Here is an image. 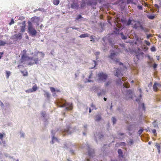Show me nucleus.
<instances>
[{
  "mask_svg": "<svg viewBox=\"0 0 161 161\" xmlns=\"http://www.w3.org/2000/svg\"><path fill=\"white\" fill-rule=\"evenodd\" d=\"M38 53H39L41 58H42L44 57V54L42 52H38L37 53L35 54L34 56L33 57H30L28 56H26V58L27 59L32 60H33L34 61L33 62H30L29 63L28 65H32L34 64H37L38 63V61H39L38 58V56H37Z\"/></svg>",
  "mask_w": 161,
  "mask_h": 161,
  "instance_id": "f257e3e1",
  "label": "nucleus"
},
{
  "mask_svg": "<svg viewBox=\"0 0 161 161\" xmlns=\"http://www.w3.org/2000/svg\"><path fill=\"white\" fill-rule=\"evenodd\" d=\"M57 104L58 106L60 107H63L65 106L66 107L65 108V109L67 110H71L72 108V104H70V103L66 102L65 100L63 99L58 100Z\"/></svg>",
  "mask_w": 161,
  "mask_h": 161,
  "instance_id": "f03ea898",
  "label": "nucleus"
},
{
  "mask_svg": "<svg viewBox=\"0 0 161 161\" xmlns=\"http://www.w3.org/2000/svg\"><path fill=\"white\" fill-rule=\"evenodd\" d=\"M78 130L77 127H75L73 128L70 127L69 125L67 126L66 128L62 130H57V131H59V132L64 133H65V134H67L68 135L72 133L75 131Z\"/></svg>",
  "mask_w": 161,
  "mask_h": 161,
  "instance_id": "7ed1b4c3",
  "label": "nucleus"
},
{
  "mask_svg": "<svg viewBox=\"0 0 161 161\" xmlns=\"http://www.w3.org/2000/svg\"><path fill=\"white\" fill-rule=\"evenodd\" d=\"M28 31L29 34L32 36H35L37 33L36 30H35L30 21H28Z\"/></svg>",
  "mask_w": 161,
  "mask_h": 161,
  "instance_id": "20e7f679",
  "label": "nucleus"
},
{
  "mask_svg": "<svg viewBox=\"0 0 161 161\" xmlns=\"http://www.w3.org/2000/svg\"><path fill=\"white\" fill-rule=\"evenodd\" d=\"M77 146L82 149L84 148L86 149L88 151V156L90 157V158H93L94 156V149L90 148L87 143H86V144L83 145L82 146L79 145Z\"/></svg>",
  "mask_w": 161,
  "mask_h": 161,
  "instance_id": "39448f33",
  "label": "nucleus"
},
{
  "mask_svg": "<svg viewBox=\"0 0 161 161\" xmlns=\"http://www.w3.org/2000/svg\"><path fill=\"white\" fill-rule=\"evenodd\" d=\"M110 52V54L108 56V57L111 60H113L114 63H119V59L115 57L116 55V53L113 50H111Z\"/></svg>",
  "mask_w": 161,
  "mask_h": 161,
  "instance_id": "423d86ee",
  "label": "nucleus"
},
{
  "mask_svg": "<svg viewBox=\"0 0 161 161\" xmlns=\"http://www.w3.org/2000/svg\"><path fill=\"white\" fill-rule=\"evenodd\" d=\"M98 79L99 81L101 82H105L108 77V75L105 73L101 72L97 74Z\"/></svg>",
  "mask_w": 161,
  "mask_h": 161,
  "instance_id": "0eeeda50",
  "label": "nucleus"
},
{
  "mask_svg": "<svg viewBox=\"0 0 161 161\" xmlns=\"http://www.w3.org/2000/svg\"><path fill=\"white\" fill-rule=\"evenodd\" d=\"M139 126L138 123L137 122L134 123L129 125L127 128V129L129 131H131L137 128Z\"/></svg>",
  "mask_w": 161,
  "mask_h": 161,
  "instance_id": "6e6552de",
  "label": "nucleus"
},
{
  "mask_svg": "<svg viewBox=\"0 0 161 161\" xmlns=\"http://www.w3.org/2000/svg\"><path fill=\"white\" fill-rule=\"evenodd\" d=\"M95 141L98 143V141L101 140L103 137V135L102 133H96L94 134Z\"/></svg>",
  "mask_w": 161,
  "mask_h": 161,
  "instance_id": "1a4fd4ad",
  "label": "nucleus"
},
{
  "mask_svg": "<svg viewBox=\"0 0 161 161\" xmlns=\"http://www.w3.org/2000/svg\"><path fill=\"white\" fill-rule=\"evenodd\" d=\"M132 21V20L130 18L127 21L125 19H121V22L123 23L124 24H125L128 26L130 25H131Z\"/></svg>",
  "mask_w": 161,
  "mask_h": 161,
  "instance_id": "9d476101",
  "label": "nucleus"
},
{
  "mask_svg": "<svg viewBox=\"0 0 161 161\" xmlns=\"http://www.w3.org/2000/svg\"><path fill=\"white\" fill-rule=\"evenodd\" d=\"M51 134H52V144H53L55 142L57 141V139L56 137H54V134H55V131L53 130H52L51 131Z\"/></svg>",
  "mask_w": 161,
  "mask_h": 161,
  "instance_id": "9b49d317",
  "label": "nucleus"
},
{
  "mask_svg": "<svg viewBox=\"0 0 161 161\" xmlns=\"http://www.w3.org/2000/svg\"><path fill=\"white\" fill-rule=\"evenodd\" d=\"M71 7L72 9L77 10L79 8V5L77 3L73 2V3L71 4Z\"/></svg>",
  "mask_w": 161,
  "mask_h": 161,
  "instance_id": "f8f14e48",
  "label": "nucleus"
},
{
  "mask_svg": "<svg viewBox=\"0 0 161 161\" xmlns=\"http://www.w3.org/2000/svg\"><path fill=\"white\" fill-rule=\"evenodd\" d=\"M161 86V85L157 82H155L153 86V89L154 91H157L158 90V88Z\"/></svg>",
  "mask_w": 161,
  "mask_h": 161,
  "instance_id": "ddd939ff",
  "label": "nucleus"
},
{
  "mask_svg": "<svg viewBox=\"0 0 161 161\" xmlns=\"http://www.w3.org/2000/svg\"><path fill=\"white\" fill-rule=\"evenodd\" d=\"M40 17L35 16L31 18V20L33 22L36 23L39 22L40 20Z\"/></svg>",
  "mask_w": 161,
  "mask_h": 161,
  "instance_id": "4468645a",
  "label": "nucleus"
},
{
  "mask_svg": "<svg viewBox=\"0 0 161 161\" xmlns=\"http://www.w3.org/2000/svg\"><path fill=\"white\" fill-rule=\"evenodd\" d=\"M114 75L116 76L119 77L122 76V74L121 73V72L119 69H117L114 71Z\"/></svg>",
  "mask_w": 161,
  "mask_h": 161,
  "instance_id": "2eb2a0df",
  "label": "nucleus"
},
{
  "mask_svg": "<svg viewBox=\"0 0 161 161\" xmlns=\"http://www.w3.org/2000/svg\"><path fill=\"white\" fill-rule=\"evenodd\" d=\"M142 54L143 53H142L140 54H137L136 55L135 58H134V61H138L139 60L140 58L142 57Z\"/></svg>",
  "mask_w": 161,
  "mask_h": 161,
  "instance_id": "dca6fc26",
  "label": "nucleus"
},
{
  "mask_svg": "<svg viewBox=\"0 0 161 161\" xmlns=\"http://www.w3.org/2000/svg\"><path fill=\"white\" fill-rule=\"evenodd\" d=\"M86 4L89 6H91L92 5H96V3L93 0H89L87 2Z\"/></svg>",
  "mask_w": 161,
  "mask_h": 161,
  "instance_id": "f3484780",
  "label": "nucleus"
},
{
  "mask_svg": "<svg viewBox=\"0 0 161 161\" xmlns=\"http://www.w3.org/2000/svg\"><path fill=\"white\" fill-rule=\"evenodd\" d=\"M136 40L138 42L139 44L142 45V41L143 39H141V38H139L138 36L136 37Z\"/></svg>",
  "mask_w": 161,
  "mask_h": 161,
  "instance_id": "a211bd4d",
  "label": "nucleus"
},
{
  "mask_svg": "<svg viewBox=\"0 0 161 161\" xmlns=\"http://www.w3.org/2000/svg\"><path fill=\"white\" fill-rule=\"evenodd\" d=\"M14 36L17 40H20L22 38V35L20 33L15 34Z\"/></svg>",
  "mask_w": 161,
  "mask_h": 161,
  "instance_id": "6ab92c4d",
  "label": "nucleus"
},
{
  "mask_svg": "<svg viewBox=\"0 0 161 161\" xmlns=\"http://www.w3.org/2000/svg\"><path fill=\"white\" fill-rule=\"evenodd\" d=\"M102 117L100 114L97 115L95 117V120L96 121L98 122L101 120Z\"/></svg>",
  "mask_w": 161,
  "mask_h": 161,
  "instance_id": "aec40b11",
  "label": "nucleus"
},
{
  "mask_svg": "<svg viewBox=\"0 0 161 161\" xmlns=\"http://www.w3.org/2000/svg\"><path fill=\"white\" fill-rule=\"evenodd\" d=\"M140 28L142 30V31H144L146 33L149 31V30L148 29L143 27L142 25H140Z\"/></svg>",
  "mask_w": 161,
  "mask_h": 161,
  "instance_id": "412c9836",
  "label": "nucleus"
},
{
  "mask_svg": "<svg viewBox=\"0 0 161 161\" xmlns=\"http://www.w3.org/2000/svg\"><path fill=\"white\" fill-rule=\"evenodd\" d=\"M119 36L120 37L122 40H126L127 38V36L124 35L123 33V32H121L119 34Z\"/></svg>",
  "mask_w": 161,
  "mask_h": 161,
  "instance_id": "4be33fe9",
  "label": "nucleus"
},
{
  "mask_svg": "<svg viewBox=\"0 0 161 161\" xmlns=\"http://www.w3.org/2000/svg\"><path fill=\"white\" fill-rule=\"evenodd\" d=\"M118 153L119 154V157L123 158V152L121 149H119L118 150Z\"/></svg>",
  "mask_w": 161,
  "mask_h": 161,
  "instance_id": "5701e85b",
  "label": "nucleus"
},
{
  "mask_svg": "<svg viewBox=\"0 0 161 161\" xmlns=\"http://www.w3.org/2000/svg\"><path fill=\"white\" fill-rule=\"evenodd\" d=\"M86 4V1L85 0H82V1L80 3V7L82 8L85 7Z\"/></svg>",
  "mask_w": 161,
  "mask_h": 161,
  "instance_id": "b1692460",
  "label": "nucleus"
},
{
  "mask_svg": "<svg viewBox=\"0 0 161 161\" xmlns=\"http://www.w3.org/2000/svg\"><path fill=\"white\" fill-rule=\"evenodd\" d=\"M121 29V27H115L114 28V32L116 34H118L119 33V31Z\"/></svg>",
  "mask_w": 161,
  "mask_h": 161,
  "instance_id": "393cba45",
  "label": "nucleus"
},
{
  "mask_svg": "<svg viewBox=\"0 0 161 161\" xmlns=\"http://www.w3.org/2000/svg\"><path fill=\"white\" fill-rule=\"evenodd\" d=\"M153 125L154 127L156 128H158V125L156 120L154 121L153 122Z\"/></svg>",
  "mask_w": 161,
  "mask_h": 161,
  "instance_id": "a878e982",
  "label": "nucleus"
},
{
  "mask_svg": "<svg viewBox=\"0 0 161 161\" xmlns=\"http://www.w3.org/2000/svg\"><path fill=\"white\" fill-rule=\"evenodd\" d=\"M27 59L26 56L25 54L21 56V58L20 59L21 62L23 63L25 60Z\"/></svg>",
  "mask_w": 161,
  "mask_h": 161,
  "instance_id": "bb28decb",
  "label": "nucleus"
},
{
  "mask_svg": "<svg viewBox=\"0 0 161 161\" xmlns=\"http://www.w3.org/2000/svg\"><path fill=\"white\" fill-rule=\"evenodd\" d=\"M23 23L24 25L22 26L21 28V31L22 32H25V21H24Z\"/></svg>",
  "mask_w": 161,
  "mask_h": 161,
  "instance_id": "cd10ccee",
  "label": "nucleus"
},
{
  "mask_svg": "<svg viewBox=\"0 0 161 161\" xmlns=\"http://www.w3.org/2000/svg\"><path fill=\"white\" fill-rule=\"evenodd\" d=\"M155 15H147V17L150 19H153L155 17Z\"/></svg>",
  "mask_w": 161,
  "mask_h": 161,
  "instance_id": "c85d7f7f",
  "label": "nucleus"
},
{
  "mask_svg": "<svg viewBox=\"0 0 161 161\" xmlns=\"http://www.w3.org/2000/svg\"><path fill=\"white\" fill-rule=\"evenodd\" d=\"M45 92L44 96L45 97H46L47 98H49L50 97V94L47 91H44Z\"/></svg>",
  "mask_w": 161,
  "mask_h": 161,
  "instance_id": "c756f323",
  "label": "nucleus"
},
{
  "mask_svg": "<svg viewBox=\"0 0 161 161\" xmlns=\"http://www.w3.org/2000/svg\"><path fill=\"white\" fill-rule=\"evenodd\" d=\"M32 91V92H35L37 89V87L36 84H35L32 86V88L31 89Z\"/></svg>",
  "mask_w": 161,
  "mask_h": 161,
  "instance_id": "7c9ffc66",
  "label": "nucleus"
},
{
  "mask_svg": "<svg viewBox=\"0 0 161 161\" xmlns=\"http://www.w3.org/2000/svg\"><path fill=\"white\" fill-rule=\"evenodd\" d=\"M88 37V35L87 33L81 34L79 36V37L80 38H84Z\"/></svg>",
  "mask_w": 161,
  "mask_h": 161,
  "instance_id": "2f4dec72",
  "label": "nucleus"
},
{
  "mask_svg": "<svg viewBox=\"0 0 161 161\" xmlns=\"http://www.w3.org/2000/svg\"><path fill=\"white\" fill-rule=\"evenodd\" d=\"M6 44V42L3 41L2 40H0V46H4Z\"/></svg>",
  "mask_w": 161,
  "mask_h": 161,
  "instance_id": "473e14b6",
  "label": "nucleus"
},
{
  "mask_svg": "<svg viewBox=\"0 0 161 161\" xmlns=\"http://www.w3.org/2000/svg\"><path fill=\"white\" fill-rule=\"evenodd\" d=\"M6 78L8 79L11 74V73L10 71H6Z\"/></svg>",
  "mask_w": 161,
  "mask_h": 161,
  "instance_id": "72a5a7b5",
  "label": "nucleus"
},
{
  "mask_svg": "<svg viewBox=\"0 0 161 161\" xmlns=\"http://www.w3.org/2000/svg\"><path fill=\"white\" fill-rule=\"evenodd\" d=\"M123 86L124 87L126 88H128L130 86V85L128 83H127L126 82H125L124 83Z\"/></svg>",
  "mask_w": 161,
  "mask_h": 161,
  "instance_id": "f704fd0d",
  "label": "nucleus"
},
{
  "mask_svg": "<svg viewBox=\"0 0 161 161\" xmlns=\"http://www.w3.org/2000/svg\"><path fill=\"white\" fill-rule=\"evenodd\" d=\"M156 147L157 148V149L158 150V152L159 153H160V146L159 145V144H158V143H156V145H155Z\"/></svg>",
  "mask_w": 161,
  "mask_h": 161,
  "instance_id": "c9c22d12",
  "label": "nucleus"
},
{
  "mask_svg": "<svg viewBox=\"0 0 161 161\" xmlns=\"http://www.w3.org/2000/svg\"><path fill=\"white\" fill-rule=\"evenodd\" d=\"M59 3V1L58 0H54L53 4L55 5H58Z\"/></svg>",
  "mask_w": 161,
  "mask_h": 161,
  "instance_id": "e433bc0d",
  "label": "nucleus"
},
{
  "mask_svg": "<svg viewBox=\"0 0 161 161\" xmlns=\"http://www.w3.org/2000/svg\"><path fill=\"white\" fill-rule=\"evenodd\" d=\"M114 48L115 49H117V52H121V50L119 48H118V46L117 45H114Z\"/></svg>",
  "mask_w": 161,
  "mask_h": 161,
  "instance_id": "4c0bfd02",
  "label": "nucleus"
},
{
  "mask_svg": "<svg viewBox=\"0 0 161 161\" xmlns=\"http://www.w3.org/2000/svg\"><path fill=\"white\" fill-rule=\"evenodd\" d=\"M83 17H82V16L81 15L79 14V15H78L77 16V17L76 18V19L78 20V19H83Z\"/></svg>",
  "mask_w": 161,
  "mask_h": 161,
  "instance_id": "58836bf2",
  "label": "nucleus"
},
{
  "mask_svg": "<svg viewBox=\"0 0 161 161\" xmlns=\"http://www.w3.org/2000/svg\"><path fill=\"white\" fill-rule=\"evenodd\" d=\"M69 28H72L73 29L77 30H78V28H76V27H67V28H66V32H68V29Z\"/></svg>",
  "mask_w": 161,
  "mask_h": 161,
  "instance_id": "ea45409f",
  "label": "nucleus"
},
{
  "mask_svg": "<svg viewBox=\"0 0 161 161\" xmlns=\"http://www.w3.org/2000/svg\"><path fill=\"white\" fill-rule=\"evenodd\" d=\"M129 144L130 146L134 144V141L132 139H130L129 142Z\"/></svg>",
  "mask_w": 161,
  "mask_h": 161,
  "instance_id": "a19ab883",
  "label": "nucleus"
},
{
  "mask_svg": "<svg viewBox=\"0 0 161 161\" xmlns=\"http://www.w3.org/2000/svg\"><path fill=\"white\" fill-rule=\"evenodd\" d=\"M112 122L113 123V124H115L116 122V119L114 117H112Z\"/></svg>",
  "mask_w": 161,
  "mask_h": 161,
  "instance_id": "79ce46f5",
  "label": "nucleus"
},
{
  "mask_svg": "<svg viewBox=\"0 0 161 161\" xmlns=\"http://www.w3.org/2000/svg\"><path fill=\"white\" fill-rule=\"evenodd\" d=\"M20 137L24 138L25 137V134L24 133L21 131L20 132Z\"/></svg>",
  "mask_w": 161,
  "mask_h": 161,
  "instance_id": "37998d69",
  "label": "nucleus"
},
{
  "mask_svg": "<svg viewBox=\"0 0 161 161\" xmlns=\"http://www.w3.org/2000/svg\"><path fill=\"white\" fill-rule=\"evenodd\" d=\"M51 92L53 93L56 92V89L53 87H50V88Z\"/></svg>",
  "mask_w": 161,
  "mask_h": 161,
  "instance_id": "c03bdc74",
  "label": "nucleus"
},
{
  "mask_svg": "<svg viewBox=\"0 0 161 161\" xmlns=\"http://www.w3.org/2000/svg\"><path fill=\"white\" fill-rule=\"evenodd\" d=\"M91 107L92 108V110L96 109L97 108L94 105L93 103H92L91 105Z\"/></svg>",
  "mask_w": 161,
  "mask_h": 161,
  "instance_id": "a18cd8bd",
  "label": "nucleus"
},
{
  "mask_svg": "<svg viewBox=\"0 0 161 161\" xmlns=\"http://www.w3.org/2000/svg\"><path fill=\"white\" fill-rule=\"evenodd\" d=\"M144 42L147 46H149L150 45V43L149 42L147 41V40H144Z\"/></svg>",
  "mask_w": 161,
  "mask_h": 161,
  "instance_id": "49530a36",
  "label": "nucleus"
},
{
  "mask_svg": "<svg viewBox=\"0 0 161 161\" xmlns=\"http://www.w3.org/2000/svg\"><path fill=\"white\" fill-rule=\"evenodd\" d=\"M111 84V82L110 81H108L105 84V86L107 87Z\"/></svg>",
  "mask_w": 161,
  "mask_h": 161,
  "instance_id": "de8ad7c7",
  "label": "nucleus"
},
{
  "mask_svg": "<svg viewBox=\"0 0 161 161\" xmlns=\"http://www.w3.org/2000/svg\"><path fill=\"white\" fill-rule=\"evenodd\" d=\"M143 130L142 129H140L138 131V133L140 135L143 132Z\"/></svg>",
  "mask_w": 161,
  "mask_h": 161,
  "instance_id": "09e8293b",
  "label": "nucleus"
},
{
  "mask_svg": "<svg viewBox=\"0 0 161 161\" xmlns=\"http://www.w3.org/2000/svg\"><path fill=\"white\" fill-rule=\"evenodd\" d=\"M146 35H147V39H148L150 37H152V34H148L147 33H146Z\"/></svg>",
  "mask_w": 161,
  "mask_h": 161,
  "instance_id": "8fccbe9b",
  "label": "nucleus"
},
{
  "mask_svg": "<svg viewBox=\"0 0 161 161\" xmlns=\"http://www.w3.org/2000/svg\"><path fill=\"white\" fill-rule=\"evenodd\" d=\"M151 50L152 52H154L156 51V49L155 47L153 46L151 48Z\"/></svg>",
  "mask_w": 161,
  "mask_h": 161,
  "instance_id": "3c124183",
  "label": "nucleus"
},
{
  "mask_svg": "<svg viewBox=\"0 0 161 161\" xmlns=\"http://www.w3.org/2000/svg\"><path fill=\"white\" fill-rule=\"evenodd\" d=\"M42 116L43 117H44L46 115V113L45 111H42L41 113Z\"/></svg>",
  "mask_w": 161,
  "mask_h": 161,
  "instance_id": "603ef678",
  "label": "nucleus"
},
{
  "mask_svg": "<svg viewBox=\"0 0 161 161\" xmlns=\"http://www.w3.org/2000/svg\"><path fill=\"white\" fill-rule=\"evenodd\" d=\"M63 147L64 148L66 149H68L69 148V147H68L67 143H65V144H64V145L63 146Z\"/></svg>",
  "mask_w": 161,
  "mask_h": 161,
  "instance_id": "864d4df0",
  "label": "nucleus"
},
{
  "mask_svg": "<svg viewBox=\"0 0 161 161\" xmlns=\"http://www.w3.org/2000/svg\"><path fill=\"white\" fill-rule=\"evenodd\" d=\"M117 83L119 84H122V82L120 78H119L118 80H117Z\"/></svg>",
  "mask_w": 161,
  "mask_h": 161,
  "instance_id": "5fc2aeb1",
  "label": "nucleus"
},
{
  "mask_svg": "<svg viewBox=\"0 0 161 161\" xmlns=\"http://www.w3.org/2000/svg\"><path fill=\"white\" fill-rule=\"evenodd\" d=\"M90 39L91 40V41H92L93 42H95L94 38L93 36H90Z\"/></svg>",
  "mask_w": 161,
  "mask_h": 161,
  "instance_id": "6e6d98bb",
  "label": "nucleus"
},
{
  "mask_svg": "<svg viewBox=\"0 0 161 161\" xmlns=\"http://www.w3.org/2000/svg\"><path fill=\"white\" fill-rule=\"evenodd\" d=\"M25 92L26 93H29L32 92V91L31 89H29L28 90H26Z\"/></svg>",
  "mask_w": 161,
  "mask_h": 161,
  "instance_id": "4d7b16f0",
  "label": "nucleus"
},
{
  "mask_svg": "<svg viewBox=\"0 0 161 161\" xmlns=\"http://www.w3.org/2000/svg\"><path fill=\"white\" fill-rule=\"evenodd\" d=\"M3 137V134H2L0 132V139L2 141Z\"/></svg>",
  "mask_w": 161,
  "mask_h": 161,
  "instance_id": "13d9d810",
  "label": "nucleus"
},
{
  "mask_svg": "<svg viewBox=\"0 0 161 161\" xmlns=\"http://www.w3.org/2000/svg\"><path fill=\"white\" fill-rule=\"evenodd\" d=\"M153 85V83L152 82H150L148 84V87L150 88Z\"/></svg>",
  "mask_w": 161,
  "mask_h": 161,
  "instance_id": "bf43d9fd",
  "label": "nucleus"
},
{
  "mask_svg": "<svg viewBox=\"0 0 161 161\" xmlns=\"http://www.w3.org/2000/svg\"><path fill=\"white\" fill-rule=\"evenodd\" d=\"M14 19H12L11 20V21L10 22V23H9V25H11L13 24H14Z\"/></svg>",
  "mask_w": 161,
  "mask_h": 161,
  "instance_id": "052dcab7",
  "label": "nucleus"
},
{
  "mask_svg": "<svg viewBox=\"0 0 161 161\" xmlns=\"http://www.w3.org/2000/svg\"><path fill=\"white\" fill-rule=\"evenodd\" d=\"M152 132L155 135H157V133H156V130L155 129H152Z\"/></svg>",
  "mask_w": 161,
  "mask_h": 161,
  "instance_id": "680f3d73",
  "label": "nucleus"
},
{
  "mask_svg": "<svg viewBox=\"0 0 161 161\" xmlns=\"http://www.w3.org/2000/svg\"><path fill=\"white\" fill-rule=\"evenodd\" d=\"M70 152L72 154H75V151L73 150H70Z\"/></svg>",
  "mask_w": 161,
  "mask_h": 161,
  "instance_id": "e2e57ef3",
  "label": "nucleus"
},
{
  "mask_svg": "<svg viewBox=\"0 0 161 161\" xmlns=\"http://www.w3.org/2000/svg\"><path fill=\"white\" fill-rule=\"evenodd\" d=\"M120 145L121 146H125V145L126 144L124 142H120Z\"/></svg>",
  "mask_w": 161,
  "mask_h": 161,
  "instance_id": "0e129e2a",
  "label": "nucleus"
},
{
  "mask_svg": "<svg viewBox=\"0 0 161 161\" xmlns=\"http://www.w3.org/2000/svg\"><path fill=\"white\" fill-rule=\"evenodd\" d=\"M157 66V64L155 63H154L153 65V67L154 69H156Z\"/></svg>",
  "mask_w": 161,
  "mask_h": 161,
  "instance_id": "69168bd1",
  "label": "nucleus"
},
{
  "mask_svg": "<svg viewBox=\"0 0 161 161\" xmlns=\"http://www.w3.org/2000/svg\"><path fill=\"white\" fill-rule=\"evenodd\" d=\"M0 106H1V107L3 108V106H4V104H3V103L1 102V101H0Z\"/></svg>",
  "mask_w": 161,
  "mask_h": 161,
  "instance_id": "338daca9",
  "label": "nucleus"
},
{
  "mask_svg": "<svg viewBox=\"0 0 161 161\" xmlns=\"http://www.w3.org/2000/svg\"><path fill=\"white\" fill-rule=\"evenodd\" d=\"M127 80V78L125 77H123L122 78V80L123 81H125Z\"/></svg>",
  "mask_w": 161,
  "mask_h": 161,
  "instance_id": "774afa93",
  "label": "nucleus"
}]
</instances>
